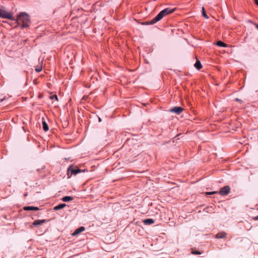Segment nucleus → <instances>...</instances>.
Returning <instances> with one entry per match:
<instances>
[{
	"instance_id": "20e7f679",
	"label": "nucleus",
	"mask_w": 258,
	"mask_h": 258,
	"mask_svg": "<svg viewBox=\"0 0 258 258\" xmlns=\"http://www.w3.org/2000/svg\"><path fill=\"white\" fill-rule=\"evenodd\" d=\"M82 171V170L80 169H75L73 165H71L68 169V172L69 175L70 173L71 174L76 175L77 174L80 173Z\"/></svg>"
},
{
	"instance_id": "4be33fe9",
	"label": "nucleus",
	"mask_w": 258,
	"mask_h": 258,
	"mask_svg": "<svg viewBox=\"0 0 258 258\" xmlns=\"http://www.w3.org/2000/svg\"><path fill=\"white\" fill-rule=\"evenodd\" d=\"M39 210V208L37 207H32V210L37 211Z\"/></svg>"
},
{
	"instance_id": "1a4fd4ad",
	"label": "nucleus",
	"mask_w": 258,
	"mask_h": 258,
	"mask_svg": "<svg viewBox=\"0 0 258 258\" xmlns=\"http://www.w3.org/2000/svg\"><path fill=\"white\" fill-rule=\"evenodd\" d=\"M85 228L84 227H80V228L77 229L75 232L73 233V235L75 236L76 235L81 232L84 231L85 230Z\"/></svg>"
},
{
	"instance_id": "5701e85b",
	"label": "nucleus",
	"mask_w": 258,
	"mask_h": 258,
	"mask_svg": "<svg viewBox=\"0 0 258 258\" xmlns=\"http://www.w3.org/2000/svg\"><path fill=\"white\" fill-rule=\"evenodd\" d=\"M253 219H254V220H258V216H256V217H254Z\"/></svg>"
},
{
	"instance_id": "f3484780",
	"label": "nucleus",
	"mask_w": 258,
	"mask_h": 258,
	"mask_svg": "<svg viewBox=\"0 0 258 258\" xmlns=\"http://www.w3.org/2000/svg\"><path fill=\"white\" fill-rule=\"evenodd\" d=\"M202 15H203V17H204L206 19H208L209 17L207 16V15L206 14V13L205 12V9H204V8H203Z\"/></svg>"
},
{
	"instance_id": "b1692460",
	"label": "nucleus",
	"mask_w": 258,
	"mask_h": 258,
	"mask_svg": "<svg viewBox=\"0 0 258 258\" xmlns=\"http://www.w3.org/2000/svg\"><path fill=\"white\" fill-rule=\"evenodd\" d=\"M255 4L258 5V0H255Z\"/></svg>"
},
{
	"instance_id": "9b49d317",
	"label": "nucleus",
	"mask_w": 258,
	"mask_h": 258,
	"mask_svg": "<svg viewBox=\"0 0 258 258\" xmlns=\"http://www.w3.org/2000/svg\"><path fill=\"white\" fill-rule=\"evenodd\" d=\"M143 222L146 225H150L154 223V221L152 219H147L143 221Z\"/></svg>"
},
{
	"instance_id": "6e6552de",
	"label": "nucleus",
	"mask_w": 258,
	"mask_h": 258,
	"mask_svg": "<svg viewBox=\"0 0 258 258\" xmlns=\"http://www.w3.org/2000/svg\"><path fill=\"white\" fill-rule=\"evenodd\" d=\"M46 222L45 220H36L33 223V225L37 226Z\"/></svg>"
},
{
	"instance_id": "4468645a",
	"label": "nucleus",
	"mask_w": 258,
	"mask_h": 258,
	"mask_svg": "<svg viewBox=\"0 0 258 258\" xmlns=\"http://www.w3.org/2000/svg\"><path fill=\"white\" fill-rule=\"evenodd\" d=\"M195 67L199 70L202 68V66L200 60H198L196 61V62L195 64Z\"/></svg>"
},
{
	"instance_id": "ddd939ff",
	"label": "nucleus",
	"mask_w": 258,
	"mask_h": 258,
	"mask_svg": "<svg viewBox=\"0 0 258 258\" xmlns=\"http://www.w3.org/2000/svg\"><path fill=\"white\" fill-rule=\"evenodd\" d=\"M74 199L73 197L70 196H66L62 198V200L63 202H69L70 201H72Z\"/></svg>"
},
{
	"instance_id": "9d476101",
	"label": "nucleus",
	"mask_w": 258,
	"mask_h": 258,
	"mask_svg": "<svg viewBox=\"0 0 258 258\" xmlns=\"http://www.w3.org/2000/svg\"><path fill=\"white\" fill-rule=\"evenodd\" d=\"M42 127L43 129L45 132H47L49 130L48 125H47L46 121L44 120V118H42Z\"/></svg>"
},
{
	"instance_id": "f8f14e48",
	"label": "nucleus",
	"mask_w": 258,
	"mask_h": 258,
	"mask_svg": "<svg viewBox=\"0 0 258 258\" xmlns=\"http://www.w3.org/2000/svg\"><path fill=\"white\" fill-rule=\"evenodd\" d=\"M66 206V204H59L55 207H54V210H59L60 209H61L62 208H63L64 207H65Z\"/></svg>"
},
{
	"instance_id": "0eeeda50",
	"label": "nucleus",
	"mask_w": 258,
	"mask_h": 258,
	"mask_svg": "<svg viewBox=\"0 0 258 258\" xmlns=\"http://www.w3.org/2000/svg\"><path fill=\"white\" fill-rule=\"evenodd\" d=\"M227 234L225 232H221L217 234L215 236L216 238L221 239L225 238L226 237Z\"/></svg>"
},
{
	"instance_id": "6ab92c4d",
	"label": "nucleus",
	"mask_w": 258,
	"mask_h": 258,
	"mask_svg": "<svg viewBox=\"0 0 258 258\" xmlns=\"http://www.w3.org/2000/svg\"><path fill=\"white\" fill-rule=\"evenodd\" d=\"M50 98L52 100L54 99L57 101L58 100V98L56 95H53L52 96H50Z\"/></svg>"
},
{
	"instance_id": "39448f33",
	"label": "nucleus",
	"mask_w": 258,
	"mask_h": 258,
	"mask_svg": "<svg viewBox=\"0 0 258 258\" xmlns=\"http://www.w3.org/2000/svg\"><path fill=\"white\" fill-rule=\"evenodd\" d=\"M230 190V188L229 186H225L221 188L219 192V194L221 196H225L228 195Z\"/></svg>"
},
{
	"instance_id": "f03ea898",
	"label": "nucleus",
	"mask_w": 258,
	"mask_h": 258,
	"mask_svg": "<svg viewBox=\"0 0 258 258\" xmlns=\"http://www.w3.org/2000/svg\"><path fill=\"white\" fill-rule=\"evenodd\" d=\"M17 22L18 24L21 25L23 28L27 27L30 22V17L26 13L22 12L18 15Z\"/></svg>"
},
{
	"instance_id": "bb28decb",
	"label": "nucleus",
	"mask_w": 258,
	"mask_h": 258,
	"mask_svg": "<svg viewBox=\"0 0 258 258\" xmlns=\"http://www.w3.org/2000/svg\"><path fill=\"white\" fill-rule=\"evenodd\" d=\"M99 121H101V119L100 118H99Z\"/></svg>"
},
{
	"instance_id": "2eb2a0df",
	"label": "nucleus",
	"mask_w": 258,
	"mask_h": 258,
	"mask_svg": "<svg viewBox=\"0 0 258 258\" xmlns=\"http://www.w3.org/2000/svg\"><path fill=\"white\" fill-rule=\"evenodd\" d=\"M216 45L217 46H221V47H226V46H227L226 44H225V43L221 41H218L216 43Z\"/></svg>"
},
{
	"instance_id": "a211bd4d",
	"label": "nucleus",
	"mask_w": 258,
	"mask_h": 258,
	"mask_svg": "<svg viewBox=\"0 0 258 258\" xmlns=\"http://www.w3.org/2000/svg\"><path fill=\"white\" fill-rule=\"evenodd\" d=\"M191 253L194 254H201L202 253L200 251L196 250H193Z\"/></svg>"
},
{
	"instance_id": "a878e982",
	"label": "nucleus",
	"mask_w": 258,
	"mask_h": 258,
	"mask_svg": "<svg viewBox=\"0 0 258 258\" xmlns=\"http://www.w3.org/2000/svg\"><path fill=\"white\" fill-rule=\"evenodd\" d=\"M27 196V194H25L24 195V196H25V197H26Z\"/></svg>"
},
{
	"instance_id": "393cba45",
	"label": "nucleus",
	"mask_w": 258,
	"mask_h": 258,
	"mask_svg": "<svg viewBox=\"0 0 258 258\" xmlns=\"http://www.w3.org/2000/svg\"><path fill=\"white\" fill-rule=\"evenodd\" d=\"M255 27L258 29V24H255Z\"/></svg>"
},
{
	"instance_id": "f257e3e1",
	"label": "nucleus",
	"mask_w": 258,
	"mask_h": 258,
	"mask_svg": "<svg viewBox=\"0 0 258 258\" xmlns=\"http://www.w3.org/2000/svg\"><path fill=\"white\" fill-rule=\"evenodd\" d=\"M174 11V9H170V8H166L163 10L161 11L155 18L150 21H148L145 22L147 25H152L154 24L160 20H161L164 17L167 15L168 14H171Z\"/></svg>"
},
{
	"instance_id": "412c9836",
	"label": "nucleus",
	"mask_w": 258,
	"mask_h": 258,
	"mask_svg": "<svg viewBox=\"0 0 258 258\" xmlns=\"http://www.w3.org/2000/svg\"><path fill=\"white\" fill-rule=\"evenodd\" d=\"M35 70L37 72H40L42 70V68H36Z\"/></svg>"
},
{
	"instance_id": "423d86ee",
	"label": "nucleus",
	"mask_w": 258,
	"mask_h": 258,
	"mask_svg": "<svg viewBox=\"0 0 258 258\" xmlns=\"http://www.w3.org/2000/svg\"><path fill=\"white\" fill-rule=\"evenodd\" d=\"M183 110V109L181 107H174L170 110V111L175 113L177 114H179L181 113Z\"/></svg>"
},
{
	"instance_id": "dca6fc26",
	"label": "nucleus",
	"mask_w": 258,
	"mask_h": 258,
	"mask_svg": "<svg viewBox=\"0 0 258 258\" xmlns=\"http://www.w3.org/2000/svg\"><path fill=\"white\" fill-rule=\"evenodd\" d=\"M23 209L25 211L32 210V207L31 206H25L23 208Z\"/></svg>"
},
{
	"instance_id": "aec40b11",
	"label": "nucleus",
	"mask_w": 258,
	"mask_h": 258,
	"mask_svg": "<svg viewBox=\"0 0 258 258\" xmlns=\"http://www.w3.org/2000/svg\"><path fill=\"white\" fill-rule=\"evenodd\" d=\"M217 193H218L217 191L207 192H206V195H213Z\"/></svg>"
},
{
	"instance_id": "7ed1b4c3",
	"label": "nucleus",
	"mask_w": 258,
	"mask_h": 258,
	"mask_svg": "<svg viewBox=\"0 0 258 258\" xmlns=\"http://www.w3.org/2000/svg\"><path fill=\"white\" fill-rule=\"evenodd\" d=\"M0 17L8 19L10 20H14V17L12 13L8 12L4 9L0 8Z\"/></svg>"
}]
</instances>
